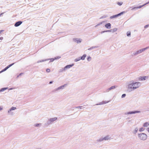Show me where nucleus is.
<instances>
[{"mask_svg": "<svg viewBox=\"0 0 149 149\" xmlns=\"http://www.w3.org/2000/svg\"><path fill=\"white\" fill-rule=\"evenodd\" d=\"M140 83L136 82L129 84L128 85V88L130 89H135L138 88L140 85Z\"/></svg>", "mask_w": 149, "mask_h": 149, "instance_id": "1", "label": "nucleus"}, {"mask_svg": "<svg viewBox=\"0 0 149 149\" xmlns=\"http://www.w3.org/2000/svg\"><path fill=\"white\" fill-rule=\"evenodd\" d=\"M139 137L141 140H144L146 139L147 137L146 134L142 133L139 134Z\"/></svg>", "mask_w": 149, "mask_h": 149, "instance_id": "2", "label": "nucleus"}, {"mask_svg": "<svg viewBox=\"0 0 149 149\" xmlns=\"http://www.w3.org/2000/svg\"><path fill=\"white\" fill-rule=\"evenodd\" d=\"M124 13V12H122L119 13L118 14L111 16V17H110V18L111 19L116 18L117 17H118V16H120V15H121L123 14Z\"/></svg>", "mask_w": 149, "mask_h": 149, "instance_id": "3", "label": "nucleus"}, {"mask_svg": "<svg viewBox=\"0 0 149 149\" xmlns=\"http://www.w3.org/2000/svg\"><path fill=\"white\" fill-rule=\"evenodd\" d=\"M14 64V63H13L12 64L9 65L7 67L5 68L4 69H3V70H1L0 72V73H1L3 71H6V70H7L8 68L10 67V66H12Z\"/></svg>", "mask_w": 149, "mask_h": 149, "instance_id": "4", "label": "nucleus"}, {"mask_svg": "<svg viewBox=\"0 0 149 149\" xmlns=\"http://www.w3.org/2000/svg\"><path fill=\"white\" fill-rule=\"evenodd\" d=\"M149 3V1L148 2V3H145L144 4H143V5H142V6H138V7H134L133 8L132 10H134V9H138V8H141L142 7L144 6H145V5H146V4H148V3Z\"/></svg>", "mask_w": 149, "mask_h": 149, "instance_id": "5", "label": "nucleus"}, {"mask_svg": "<svg viewBox=\"0 0 149 149\" xmlns=\"http://www.w3.org/2000/svg\"><path fill=\"white\" fill-rule=\"evenodd\" d=\"M86 54H84L81 57V59H79L78 60H77V59H75V61H78L80 60V59H81L82 60H84L85 59V58L86 57Z\"/></svg>", "mask_w": 149, "mask_h": 149, "instance_id": "6", "label": "nucleus"}, {"mask_svg": "<svg viewBox=\"0 0 149 149\" xmlns=\"http://www.w3.org/2000/svg\"><path fill=\"white\" fill-rule=\"evenodd\" d=\"M73 65H74V64H73L72 65H66L64 67V68L63 69V70H65L67 69H68V68H71V67L73 66Z\"/></svg>", "mask_w": 149, "mask_h": 149, "instance_id": "7", "label": "nucleus"}, {"mask_svg": "<svg viewBox=\"0 0 149 149\" xmlns=\"http://www.w3.org/2000/svg\"><path fill=\"white\" fill-rule=\"evenodd\" d=\"M22 23V22L21 21H19L15 23V26L17 27L19 26Z\"/></svg>", "mask_w": 149, "mask_h": 149, "instance_id": "8", "label": "nucleus"}, {"mask_svg": "<svg viewBox=\"0 0 149 149\" xmlns=\"http://www.w3.org/2000/svg\"><path fill=\"white\" fill-rule=\"evenodd\" d=\"M105 26L107 28L110 29L111 27V24L109 23H107L105 24Z\"/></svg>", "mask_w": 149, "mask_h": 149, "instance_id": "9", "label": "nucleus"}, {"mask_svg": "<svg viewBox=\"0 0 149 149\" xmlns=\"http://www.w3.org/2000/svg\"><path fill=\"white\" fill-rule=\"evenodd\" d=\"M147 48L142 49L137 51V53H140L144 51Z\"/></svg>", "mask_w": 149, "mask_h": 149, "instance_id": "10", "label": "nucleus"}, {"mask_svg": "<svg viewBox=\"0 0 149 149\" xmlns=\"http://www.w3.org/2000/svg\"><path fill=\"white\" fill-rule=\"evenodd\" d=\"M146 77L145 76H143V77H141L139 78V80L141 81L145 80L146 79Z\"/></svg>", "mask_w": 149, "mask_h": 149, "instance_id": "11", "label": "nucleus"}, {"mask_svg": "<svg viewBox=\"0 0 149 149\" xmlns=\"http://www.w3.org/2000/svg\"><path fill=\"white\" fill-rule=\"evenodd\" d=\"M57 119V118L56 117H54V118H51L49 119V121H50L51 122H53L54 121L56 120Z\"/></svg>", "mask_w": 149, "mask_h": 149, "instance_id": "12", "label": "nucleus"}, {"mask_svg": "<svg viewBox=\"0 0 149 149\" xmlns=\"http://www.w3.org/2000/svg\"><path fill=\"white\" fill-rule=\"evenodd\" d=\"M140 111H132L131 112H129L128 113V114H131L132 113H139Z\"/></svg>", "mask_w": 149, "mask_h": 149, "instance_id": "13", "label": "nucleus"}, {"mask_svg": "<svg viewBox=\"0 0 149 149\" xmlns=\"http://www.w3.org/2000/svg\"><path fill=\"white\" fill-rule=\"evenodd\" d=\"M149 125V124L148 123H144V124H143V126L144 127H147L148 125Z\"/></svg>", "mask_w": 149, "mask_h": 149, "instance_id": "14", "label": "nucleus"}, {"mask_svg": "<svg viewBox=\"0 0 149 149\" xmlns=\"http://www.w3.org/2000/svg\"><path fill=\"white\" fill-rule=\"evenodd\" d=\"M109 139V138L108 136H106V137H104V138L103 139L105 140H107Z\"/></svg>", "mask_w": 149, "mask_h": 149, "instance_id": "15", "label": "nucleus"}, {"mask_svg": "<svg viewBox=\"0 0 149 149\" xmlns=\"http://www.w3.org/2000/svg\"><path fill=\"white\" fill-rule=\"evenodd\" d=\"M16 109V108L15 107H12L11 108V109L10 110V111H8V112L9 113L10 111H11L12 110H14Z\"/></svg>", "mask_w": 149, "mask_h": 149, "instance_id": "16", "label": "nucleus"}, {"mask_svg": "<svg viewBox=\"0 0 149 149\" xmlns=\"http://www.w3.org/2000/svg\"><path fill=\"white\" fill-rule=\"evenodd\" d=\"M131 35V32L130 31H128L127 32V36H129Z\"/></svg>", "mask_w": 149, "mask_h": 149, "instance_id": "17", "label": "nucleus"}, {"mask_svg": "<svg viewBox=\"0 0 149 149\" xmlns=\"http://www.w3.org/2000/svg\"><path fill=\"white\" fill-rule=\"evenodd\" d=\"M65 85H64V86H60L59 87H58V88L57 89V90H58L59 89H61L62 88H63L64 86Z\"/></svg>", "mask_w": 149, "mask_h": 149, "instance_id": "18", "label": "nucleus"}, {"mask_svg": "<svg viewBox=\"0 0 149 149\" xmlns=\"http://www.w3.org/2000/svg\"><path fill=\"white\" fill-rule=\"evenodd\" d=\"M116 88L115 86H112V87H111L109 89H110V90H111V89H114V88Z\"/></svg>", "mask_w": 149, "mask_h": 149, "instance_id": "19", "label": "nucleus"}, {"mask_svg": "<svg viewBox=\"0 0 149 149\" xmlns=\"http://www.w3.org/2000/svg\"><path fill=\"white\" fill-rule=\"evenodd\" d=\"M6 88H2L1 90H0V92L3 91H4L6 89Z\"/></svg>", "mask_w": 149, "mask_h": 149, "instance_id": "20", "label": "nucleus"}, {"mask_svg": "<svg viewBox=\"0 0 149 149\" xmlns=\"http://www.w3.org/2000/svg\"><path fill=\"white\" fill-rule=\"evenodd\" d=\"M144 128L142 127V128H140L139 129V130L140 131H144Z\"/></svg>", "mask_w": 149, "mask_h": 149, "instance_id": "21", "label": "nucleus"}, {"mask_svg": "<svg viewBox=\"0 0 149 149\" xmlns=\"http://www.w3.org/2000/svg\"><path fill=\"white\" fill-rule=\"evenodd\" d=\"M46 71L47 72H50V70L49 69H47Z\"/></svg>", "mask_w": 149, "mask_h": 149, "instance_id": "22", "label": "nucleus"}, {"mask_svg": "<svg viewBox=\"0 0 149 149\" xmlns=\"http://www.w3.org/2000/svg\"><path fill=\"white\" fill-rule=\"evenodd\" d=\"M123 3H120V2H118V4L119 5V6H121L122 5Z\"/></svg>", "mask_w": 149, "mask_h": 149, "instance_id": "23", "label": "nucleus"}, {"mask_svg": "<svg viewBox=\"0 0 149 149\" xmlns=\"http://www.w3.org/2000/svg\"><path fill=\"white\" fill-rule=\"evenodd\" d=\"M40 125V124H35L34 126L36 127H38L39 125Z\"/></svg>", "mask_w": 149, "mask_h": 149, "instance_id": "24", "label": "nucleus"}, {"mask_svg": "<svg viewBox=\"0 0 149 149\" xmlns=\"http://www.w3.org/2000/svg\"><path fill=\"white\" fill-rule=\"evenodd\" d=\"M91 57H88L87 58V60L88 61H90L91 59Z\"/></svg>", "mask_w": 149, "mask_h": 149, "instance_id": "25", "label": "nucleus"}, {"mask_svg": "<svg viewBox=\"0 0 149 149\" xmlns=\"http://www.w3.org/2000/svg\"><path fill=\"white\" fill-rule=\"evenodd\" d=\"M126 96V95L125 94H123V95H122V98H123L124 97H125V96Z\"/></svg>", "mask_w": 149, "mask_h": 149, "instance_id": "26", "label": "nucleus"}, {"mask_svg": "<svg viewBox=\"0 0 149 149\" xmlns=\"http://www.w3.org/2000/svg\"><path fill=\"white\" fill-rule=\"evenodd\" d=\"M148 26V25H146L145 26V28H146Z\"/></svg>", "mask_w": 149, "mask_h": 149, "instance_id": "27", "label": "nucleus"}, {"mask_svg": "<svg viewBox=\"0 0 149 149\" xmlns=\"http://www.w3.org/2000/svg\"><path fill=\"white\" fill-rule=\"evenodd\" d=\"M2 109V108L0 107V110H1Z\"/></svg>", "mask_w": 149, "mask_h": 149, "instance_id": "28", "label": "nucleus"}, {"mask_svg": "<svg viewBox=\"0 0 149 149\" xmlns=\"http://www.w3.org/2000/svg\"><path fill=\"white\" fill-rule=\"evenodd\" d=\"M52 81H50V82H49V84H52Z\"/></svg>", "mask_w": 149, "mask_h": 149, "instance_id": "29", "label": "nucleus"}, {"mask_svg": "<svg viewBox=\"0 0 149 149\" xmlns=\"http://www.w3.org/2000/svg\"><path fill=\"white\" fill-rule=\"evenodd\" d=\"M3 13H1L0 15V17L1 16V15H2L3 14Z\"/></svg>", "mask_w": 149, "mask_h": 149, "instance_id": "30", "label": "nucleus"}, {"mask_svg": "<svg viewBox=\"0 0 149 149\" xmlns=\"http://www.w3.org/2000/svg\"><path fill=\"white\" fill-rule=\"evenodd\" d=\"M2 37H1V38H0V39H2Z\"/></svg>", "mask_w": 149, "mask_h": 149, "instance_id": "31", "label": "nucleus"}, {"mask_svg": "<svg viewBox=\"0 0 149 149\" xmlns=\"http://www.w3.org/2000/svg\"><path fill=\"white\" fill-rule=\"evenodd\" d=\"M2 37H1V38H0V39H2Z\"/></svg>", "mask_w": 149, "mask_h": 149, "instance_id": "32", "label": "nucleus"}, {"mask_svg": "<svg viewBox=\"0 0 149 149\" xmlns=\"http://www.w3.org/2000/svg\"><path fill=\"white\" fill-rule=\"evenodd\" d=\"M148 131H149V128H148Z\"/></svg>", "mask_w": 149, "mask_h": 149, "instance_id": "33", "label": "nucleus"}]
</instances>
